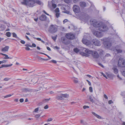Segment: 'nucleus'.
Returning a JSON list of instances; mask_svg holds the SVG:
<instances>
[{
  "mask_svg": "<svg viewBox=\"0 0 125 125\" xmlns=\"http://www.w3.org/2000/svg\"><path fill=\"white\" fill-rule=\"evenodd\" d=\"M73 81L75 83H76L78 82V79L76 78H74L73 79Z\"/></svg>",
  "mask_w": 125,
  "mask_h": 125,
  "instance_id": "28",
  "label": "nucleus"
},
{
  "mask_svg": "<svg viewBox=\"0 0 125 125\" xmlns=\"http://www.w3.org/2000/svg\"><path fill=\"white\" fill-rule=\"evenodd\" d=\"M65 13H67V14H69V13H70L69 11H65Z\"/></svg>",
  "mask_w": 125,
  "mask_h": 125,
  "instance_id": "63",
  "label": "nucleus"
},
{
  "mask_svg": "<svg viewBox=\"0 0 125 125\" xmlns=\"http://www.w3.org/2000/svg\"><path fill=\"white\" fill-rule=\"evenodd\" d=\"M101 73L102 75H103L104 77L106 79H107L108 78L107 76H106L104 74L103 72H101Z\"/></svg>",
  "mask_w": 125,
  "mask_h": 125,
  "instance_id": "41",
  "label": "nucleus"
},
{
  "mask_svg": "<svg viewBox=\"0 0 125 125\" xmlns=\"http://www.w3.org/2000/svg\"><path fill=\"white\" fill-rule=\"evenodd\" d=\"M52 7L53 8H55L56 7V4L54 3L52 4Z\"/></svg>",
  "mask_w": 125,
  "mask_h": 125,
  "instance_id": "38",
  "label": "nucleus"
},
{
  "mask_svg": "<svg viewBox=\"0 0 125 125\" xmlns=\"http://www.w3.org/2000/svg\"><path fill=\"white\" fill-rule=\"evenodd\" d=\"M73 11L75 13H78L80 12V9L79 7L77 5H74L73 7Z\"/></svg>",
  "mask_w": 125,
  "mask_h": 125,
  "instance_id": "8",
  "label": "nucleus"
},
{
  "mask_svg": "<svg viewBox=\"0 0 125 125\" xmlns=\"http://www.w3.org/2000/svg\"><path fill=\"white\" fill-rule=\"evenodd\" d=\"M54 47L57 49H59V48L57 46H55Z\"/></svg>",
  "mask_w": 125,
  "mask_h": 125,
  "instance_id": "64",
  "label": "nucleus"
},
{
  "mask_svg": "<svg viewBox=\"0 0 125 125\" xmlns=\"http://www.w3.org/2000/svg\"><path fill=\"white\" fill-rule=\"evenodd\" d=\"M20 42L21 43L23 44H24L25 43V42L23 40H21Z\"/></svg>",
  "mask_w": 125,
  "mask_h": 125,
  "instance_id": "46",
  "label": "nucleus"
},
{
  "mask_svg": "<svg viewBox=\"0 0 125 125\" xmlns=\"http://www.w3.org/2000/svg\"><path fill=\"white\" fill-rule=\"evenodd\" d=\"M92 113L96 118L99 119H103V118L101 116L96 114L94 112H92Z\"/></svg>",
  "mask_w": 125,
  "mask_h": 125,
  "instance_id": "14",
  "label": "nucleus"
},
{
  "mask_svg": "<svg viewBox=\"0 0 125 125\" xmlns=\"http://www.w3.org/2000/svg\"><path fill=\"white\" fill-rule=\"evenodd\" d=\"M43 12L45 14L48 15H49V14H48L45 11L43 10Z\"/></svg>",
  "mask_w": 125,
  "mask_h": 125,
  "instance_id": "60",
  "label": "nucleus"
},
{
  "mask_svg": "<svg viewBox=\"0 0 125 125\" xmlns=\"http://www.w3.org/2000/svg\"><path fill=\"white\" fill-rule=\"evenodd\" d=\"M84 49H85L84 50V51L85 53L83 52L81 53V54L83 56L88 57L91 54H92L93 52L92 51L90 50L87 49H86L85 48H84Z\"/></svg>",
  "mask_w": 125,
  "mask_h": 125,
  "instance_id": "5",
  "label": "nucleus"
},
{
  "mask_svg": "<svg viewBox=\"0 0 125 125\" xmlns=\"http://www.w3.org/2000/svg\"><path fill=\"white\" fill-rule=\"evenodd\" d=\"M93 44L96 46H99L101 44V42L98 40L96 39H94L92 40Z\"/></svg>",
  "mask_w": 125,
  "mask_h": 125,
  "instance_id": "9",
  "label": "nucleus"
},
{
  "mask_svg": "<svg viewBox=\"0 0 125 125\" xmlns=\"http://www.w3.org/2000/svg\"><path fill=\"white\" fill-rule=\"evenodd\" d=\"M12 65H13V64H10L6 65H5L6 67H11Z\"/></svg>",
  "mask_w": 125,
  "mask_h": 125,
  "instance_id": "40",
  "label": "nucleus"
},
{
  "mask_svg": "<svg viewBox=\"0 0 125 125\" xmlns=\"http://www.w3.org/2000/svg\"><path fill=\"white\" fill-rule=\"evenodd\" d=\"M66 37H62L61 38V40L62 42L65 44H68L70 43V41L67 39L72 40L74 39L75 38L74 35L72 33H67L66 35Z\"/></svg>",
  "mask_w": 125,
  "mask_h": 125,
  "instance_id": "2",
  "label": "nucleus"
},
{
  "mask_svg": "<svg viewBox=\"0 0 125 125\" xmlns=\"http://www.w3.org/2000/svg\"><path fill=\"white\" fill-rule=\"evenodd\" d=\"M101 41L105 47L108 48H110L112 45L110 39L109 38H103Z\"/></svg>",
  "mask_w": 125,
  "mask_h": 125,
  "instance_id": "3",
  "label": "nucleus"
},
{
  "mask_svg": "<svg viewBox=\"0 0 125 125\" xmlns=\"http://www.w3.org/2000/svg\"><path fill=\"white\" fill-rule=\"evenodd\" d=\"M39 110V109L38 108H36L34 110V112H37Z\"/></svg>",
  "mask_w": 125,
  "mask_h": 125,
  "instance_id": "51",
  "label": "nucleus"
},
{
  "mask_svg": "<svg viewBox=\"0 0 125 125\" xmlns=\"http://www.w3.org/2000/svg\"><path fill=\"white\" fill-rule=\"evenodd\" d=\"M57 35H56L55 36V37H53V36H52V39L54 41H55V40H56V38H57Z\"/></svg>",
  "mask_w": 125,
  "mask_h": 125,
  "instance_id": "37",
  "label": "nucleus"
},
{
  "mask_svg": "<svg viewBox=\"0 0 125 125\" xmlns=\"http://www.w3.org/2000/svg\"><path fill=\"white\" fill-rule=\"evenodd\" d=\"M6 65H4V64H2L1 65V66L0 67V68H2L3 67H5Z\"/></svg>",
  "mask_w": 125,
  "mask_h": 125,
  "instance_id": "53",
  "label": "nucleus"
},
{
  "mask_svg": "<svg viewBox=\"0 0 125 125\" xmlns=\"http://www.w3.org/2000/svg\"><path fill=\"white\" fill-rule=\"evenodd\" d=\"M9 48V46H6L2 49L1 51L4 52H7Z\"/></svg>",
  "mask_w": 125,
  "mask_h": 125,
  "instance_id": "16",
  "label": "nucleus"
},
{
  "mask_svg": "<svg viewBox=\"0 0 125 125\" xmlns=\"http://www.w3.org/2000/svg\"><path fill=\"white\" fill-rule=\"evenodd\" d=\"M117 76L119 80H122V78H121V77H120L119 76V75H117Z\"/></svg>",
  "mask_w": 125,
  "mask_h": 125,
  "instance_id": "49",
  "label": "nucleus"
},
{
  "mask_svg": "<svg viewBox=\"0 0 125 125\" xmlns=\"http://www.w3.org/2000/svg\"><path fill=\"white\" fill-rule=\"evenodd\" d=\"M113 70L114 73H115L117 74L118 73V70L116 67H114L113 68Z\"/></svg>",
  "mask_w": 125,
  "mask_h": 125,
  "instance_id": "19",
  "label": "nucleus"
},
{
  "mask_svg": "<svg viewBox=\"0 0 125 125\" xmlns=\"http://www.w3.org/2000/svg\"><path fill=\"white\" fill-rule=\"evenodd\" d=\"M12 35L13 37H15L16 38H17V35L15 33H12Z\"/></svg>",
  "mask_w": 125,
  "mask_h": 125,
  "instance_id": "34",
  "label": "nucleus"
},
{
  "mask_svg": "<svg viewBox=\"0 0 125 125\" xmlns=\"http://www.w3.org/2000/svg\"><path fill=\"white\" fill-rule=\"evenodd\" d=\"M55 11L56 13V12H59V9L58 8H57L55 10Z\"/></svg>",
  "mask_w": 125,
  "mask_h": 125,
  "instance_id": "39",
  "label": "nucleus"
},
{
  "mask_svg": "<svg viewBox=\"0 0 125 125\" xmlns=\"http://www.w3.org/2000/svg\"><path fill=\"white\" fill-rule=\"evenodd\" d=\"M50 98H49V99H46L43 100V103H45V102L48 101L50 100Z\"/></svg>",
  "mask_w": 125,
  "mask_h": 125,
  "instance_id": "26",
  "label": "nucleus"
},
{
  "mask_svg": "<svg viewBox=\"0 0 125 125\" xmlns=\"http://www.w3.org/2000/svg\"><path fill=\"white\" fill-rule=\"evenodd\" d=\"M123 60H125V59L123 58H120L118 60V61H119L120 60L121 62H120V64H122V62H123Z\"/></svg>",
  "mask_w": 125,
  "mask_h": 125,
  "instance_id": "29",
  "label": "nucleus"
},
{
  "mask_svg": "<svg viewBox=\"0 0 125 125\" xmlns=\"http://www.w3.org/2000/svg\"><path fill=\"white\" fill-rule=\"evenodd\" d=\"M89 107L88 106L84 105L83 106V108L84 109H85L86 108H88Z\"/></svg>",
  "mask_w": 125,
  "mask_h": 125,
  "instance_id": "45",
  "label": "nucleus"
},
{
  "mask_svg": "<svg viewBox=\"0 0 125 125\" xmlns=\"http://www.w3.org/2000/svg\"><path fill=\"white\" fill-rule=\"evenodd\" d=\"M26 37V38L28 40H30V39L27 36H25Z\"/></svg>",
  "mask_w": 125,
  "mask_h": 125,
  "instance_id": "62",
  "label": "nucleus"
},
{
  "mask_svg": "<svg viewBox=\"0 0 125 125\" xmlns=\"http://www.w3.org/2000/svg\"><path fill=\"white\" fill-rule=\"evenodd\" d=\"M11 33L9 32H8L6 33V35L8 37H10V36Z\"/></svg>",
  "mask_w": 125,
  "mask_h": 125,
  "instance_id": "25",
  "label": "nucleus"
},
{
  "mask_svg": "<svg viewBox=\"0 0 125 125\" xmlns=\"http://www.w3.org/2000/svg\"><path fill=\"white\" fill-rule=\"evenodd\" d=\"M89 90L90 92H92L93 91V88L91 87H89Z\"/></svg>",
  "mask_w": 125,
  "mask_h": 125,
  "instance_id": "36",
  "label": "nucleus"
},
{
  "mask_svg": "<svg viewBox=\"0 0 125 125\" xmlns=\"http://www.w3.org/2000/svg\"><path fill=\"white\" fill-rule=\"evenodd\" d=\"M32 47H36V44L34 43L32 44Z\"/></svg>",
  "mask_w": 125,
  "mask_h": 125,
  "instance_id": "58",
  "label": "nucleus"
},
{
  "mask_svg": "<svg viewBox=\"0 0 125 125\" xmlns=\"http://www.w3.org/2000/svg\"><path fill=\"white\" fill-rule=\"evenodd\" d=\"M52 118H49L47 120V121L50 122L52 121Z\"/></svg>",
  "mask_w": 125,
  "mask_h": 125,
  "instance_id": "57",
  "label": "nucleus"
},
{
  "mask_svg": "<svg viewBox=\"0 0 125 125\" xmlns=\"http://www.w3.org/2000/svg\"><path fill=\"white\" fill-rule=\"evenodd\" d=\"M25 49L26 50H29L30 49V48L29 47H26L25 48Z\"/></svg>",
  "mask_w": 125,
  "mask_h": 125,
  "instance_id": "61",
  "label": "nucleus"
},
{
  "mask_svg": "<svg viewBox=\"0 0 125 125\" xmlns=\"http://www.w3.org/2000/svg\"><path fill=\"white\" fill-rule=\"evenodd\" d=\"M89 99L90 101L92 103L94 102V101L93 99V97L91 95H90L89 96Z\"/></svg>",
  "mask_w": 125,
  "mask_h": 125,
  "instance_id": "22",
  "label": "nucleus"
},
{
  "mask_svg": "<svg viewBox=\"0 0 125 125\" xmlns=\"http://www.w3.org/2000/svg\"><path fill=\"white\" fill-rule=\"evenodd\" d=\"M121 61L120 60L118 62V65L119 67H125V60H123L122 64H120V62Z\"/></svg>",
  "mask_w": 125,
  "mask_h": 125,
  "instance_id": "11",
  "label": "nucleus"
},
{
  "mask_svg": "<svg viewBox=\"0 0 125 125\" xmlns=\"http://www.w3.org/2000/svg\"><path fill=\"white\" fill-rule=\"evenodd\" d=\"M80 51V50L77 48L74 49L73 51L76 53H78Z\"/></svg>",
  "mask_w": 125,
  "mask_h": 125,
  "instance_id": "23",
  "label": "nucleus"
},
{
  "mask_svg": "<svg viewBox=\"0 0 125 125\" xmlns=\"http://www.w3.org/2000/svg\"><path fill=\"white\" fill-rule=\"evenodd\" d=\"M96 28H94L92 30V31L94 34L97 37H102L103 34L102 32L98 31H96L95 30Z\"/></svg>",
  "mask_w": 125,
  "mask_h": 125,
  "instance_id": "6",
  "label": "nucleus"
},
{
  "mask_svg": "<svg viewBox=\"0 0 125 125\" xmlns=\"http://www.w3.org/2000/svg\"><path fill=\"white\" fill-rule=\"evenodd\" d=\"M61 95L63 99L64 98L67 97H68V95L66 94H61Z\"/></svg>",
  "mask_w": 125,
  "mask_h": 125,
  "instance_id": "21",
  "label": "nucleus"
},
{
  "mask_svg": "<svg viewBox=\"0 0 125 125\" xmlns=\"http://www.w3.org/2000/svg\"><path fill=\"white\" fill-rule=\"evenodd\" d=\"M7 61L5 60H4L1 61L2 63H5Z\"/></svg>",
  "mask_w": 125,
  "mask_h": 125,
  "instance_id": "56",
  "label": "nucleus"
},
{
  "mask_svg": "<svg viewBox=\"0 0 125 125\" xmlns=\"http://www.w3.org/2000/svg\"><path fill=\"white\" fill-rule=\"evenodd\" d=\"M24 99L22 98H21L20 99V102L22 103L23 102Z\"/></svg>",
  "mask_w": 125,
  "mask_h": 125,
  "instance_id": "50",
  "label": "nucleus"
},
{
  "mask_svg": "<svg viewBox=\"0 0 125 125\" xmlns=\"http://www.w3.org/2000/svg\"><path fill=\"white\" fill-rule=\"evenodd\" d=\"M122 75L125 77V69L122 72Z\"/></svg>",
  "mask_w": 125,
  "mask_h": 125,
  "instance_id": "33",
  "label": "nucleus"
},
{
  "mask_svg": "<svg viewBox=\"0 0 125 125\" xmlns=\"http://www.w3.org/2000/svg\"><path fill=\"white\" fill-rule=\"evenodd\" d=\"M48 108V105H45L44 107V109H46Z\"/></svg>",
  "mask_w": 125,
  "mask_h": 125,
  "instance_id": "52",
  "label": "nucleus"
},
{
  "mask_svg": "<svg viewBox=\"0 0 125 125\" xmlns=\"http://www.w3.org/2000/svg\"><path fill=\"white\" fill-rule=\"evenodd\" d=\"M12 95H11V94H8V95H6L5 96H4V98H8V97L11 96Z\"/></svg>",
  "mask_w": 125,
  "mask_h": 125,
  "instance_id": "30",
  "label": "nucleus"
},
{
  "mask_svg": "<svg viewBox=\"0 0 125 125\" xmlns=\"http://www.w3.org/2000/svg\"><path fill=\"white\" fill-rule=\"evenodd\" d=\"M58 27L55 25H51L48 28V31L50 33L53 34L56 32L57 31Z\"/></svg>",
  "mask_w": 125,
  "mask_h": 125,
  "instance_id": "4",
  "label": "nucleus"
},
{
  "mask_svg": "<svg viewBox=\"0 0 125 125\" xmlns=\"http://www.w3.org/2000/svg\"><path fill=\"white\" fill-rule=\"evenodd\" d=\"M60 15V13L59 12L56 13L55 15L57 18H58Z\"/></svg>",
  "mask_w": 125,
  "mask_h": 125,
  "instance_id": "31",
  "label": "nucleus"
},
{
  "mask_svg": "<svg viewBox=\"0 0 125 125\" xmlns=\"http://www.w3.org/2000/svg\"><path fill=\"white\" fill-rule=\"evenodd\" d=\"M98 51H99V53L100 54H102L104 52V51L101 49L100 50H99Z\"/></svg>",
  "mask_w": 125,
  "mask_h": 125,
  "instance_id": "42",
  "label": "nucleus"
},
{
  "mask_svg": "<svg viewBox=\"0 0 125 125\" xmlns=\"http://www.w3.org/2000/svg\"><path fill=\"white\" fill-rule=\"evenodd\" d=\"M68 20L67 19H65L63 20V22L64 24Z\"/></svg>",
  "mask_w": 125,
  "mask_h": 125,
  "instance_id": "55",
  "label": "nucleus"
},
{
  "mask_svg": "<svg viewBox=\"0 0 125 125\" xmlns=\"http://www.w3.org/2000/svg\"><path fill=\"white\" fill-rule=\"evenodd\" d=\"M56 98L57 100H62L63 99L61 94L60 95L57 96L56 97Z\"/></svg>",
  "mask_w": 125,
  "mask_h": 125,
  "instance_id": "20",
  "label": "nucleus"
},
{
  "mask_svg": "<svg viewBox=\"0 0 125 125\" xmlns=\"http://www.w3.org/2000/svg\"><path fill=\"white\" fill-rule=\"evenodd\" d=\"M92 113L96 118L99 119H103V118L101 116L96 114L94 112H92Z\"/></svg>",
  "mask_w": 125,
  "mask_h": 125,
  "instance_id": "15",
  "label": "nucleus"
},
{
  "mask_svg": "<svg viewBox=\"0 0 125 125\" xmlns=\"http://www.w3.org/2000/svg\"><path fill=\"white\" fill-rule=\"evenodd\" d=\"M108 103L109 104H111L112 103H113V102L111 100H110L108 101Z\"/></svg>",
  "mask_w": 125,
  "mask_h": 125,
  "instance_id": "48",
  "label": "nucleus"
},
{
  "mask_svg": "<svg viewBox=\"0 0 125 125\" xmlns=\"http://www.w3.org/2000/svg\"><path fill=\"white\" fill-rule=\"evenodd\" d=\"M1 54L5 56V57L4 58V59H11L13 58L12 57H9L8 56L7 54L2 53H1Z\"/></svg>",
  "mask_w": 125,
  "mask_h": 125,
  "instance_id": "18",
  "label": "nucleus"
},
{
  "mask_svg": "<svg viewBox=\"0 0 125 125\" xmlns=\"http://www.w3.org/2000/svg\"><path fill=\"white\" fill-rule=\"evenodd\" d=\"M83 43L87 46H88L91 44V42L90 41L86 39L84 37L82 40Z\"/></svg>",
  "mask_w": 125,
  "mask_h": 125,
  "instance_id": "10",
  "label": "nucleus"
},
{
  "mask_svg": "<svg viewBox=\"0 0 125 125\" xmlns=\"http://www.w3.org/2000/svg\"><path fill=\"white\" fill-rule=\"evenodd\" d=\"M38 58L39 60H48V59H44L42 58H41V57H38Z\"/></svg>",
  "mask_w": 125,
  "mask_h": 125,
  "instance_id": "32",
  "label": "nucleus"
},
{
  "mask_svg": "<svg viewBox=\"0 0 125 125\" xmlns=\"http://www.w3.org/2000/svg\"><path fill=\"white\" fill-rule=\"evenodd\" d=\"M39 19L41 21H45L46 19V16L45 15H42L40 17Z\"/></svg>",
  "mask_w": 125,
  "mask_h": 125,
  "instance_id": "13",
  "label": "nucleus"
},
{
  "mask_svg": "<svg viewBox=\"0 0 125 125\" xmlns=\"http://www.w3.org/2000/svg\"><path fill=\"white\" fill-rule=\"evenodd\" d=\"M71 0H64V1L65 2L67 3H68L69 2H70L71 1Z\"/></svg>",
  "mask_w": 125,
  "mask_h": 125,
  "instance_id": "35",
  "label": "nucleus"
},
{
  "mask_svg": "<svg viewBox=\"0 0 125 125\" xmlns=\"http://www.w3.org/2000/svg\"><path fill=\"white\" fill-rule=\"evenodd\" d=\"M35 3H37L39 5H41L42 3V2L39 0H35Z\"/></svg>",
  "mask_w": 125,
  "mask_h": 125,
  "instance_id": "24",
  "label": "nucleus"
},
{
  "mask_svg": "<svg viewBox=\"0 0 125 125\" xmlns=\"http://www.w3.org/2000/svg\"><path fill=\"white\" fill-rule=\"evenodd\" d=\"M92 55L93 57L94 58H97L99 57L98 54L95 51L93 52Z\"/></svg>",
  "mask_w": 125,
  "mask_h": 125,
  "instance_id": "12",
  "label": "nucleus"
},
{
  "mask_svg": "<svg viewBox=\"0 0 125 125\" xmlns=\"http://www.w3.org/2000/svg\"><path fill=\"white\" fill-rule=\"evenodd\" d=\"M10 78H6L4 79V80L5 81H8L10 79Z\"/></svg>",
  "mask_w": 125,
  "mask_h": 125,
  "instance_id": "44",
  "label": "nucleus"
},
{
  "mask_svg": "<svg viewBox=\"0 0 125 125\" xmlns=\"http://www.w3.org/2000/svg\"><path fill=\"white\" fill-rule=\"evenodd\" d=\"M40 116V115L39 114H37L35 115V117L36 118H38Z\"/></svg>",
  "mask_w": 125,
  "mask_h": 125,
  "instance_id": "43",
  "label": "nucleus"
},
{
  "mask_svg": "<svg viewBox=\"0 0 125 125\" xmlns=\"http://www.w3.org/2000/svg\"><path fill=\"white\" fill-rule=\"evenodd\" d=\"M110 47H111L110 48H109V49L111 50L114 51L115 53H120L122 52V50L120 49V47L119 46H117L115 48H114L113 47H112V48H111Z\"/></svg>",
  "mask_w": 125,
  "mask_h": 125,
  "instance_id": "7",
  "label": "nucleus"
},
{
  "mask_svg": "<svg viewBox=\"0 0 125 125\" xmlns=\"http://www.w3.org/2000/svg\"><path fill=\"white\" fill-rule=\"evenodd\" d=\"M90 23L91 25H93L94 27H98V29L100 31H104L108 29V28L106 25L102 24L100 25V24L95 19H92L90 21Z\"/></svg>",
  "mask_w": 125,
  "mask_h": 125,
  "instance_id": "1",
  "label": "nucleus"
},
{
  "mask_svg": "<svg viewBox=\"0 0 125 125\" xmlns=\"http://www.w3.org/2000/svg\"><path fill=\"white\" fill-rule=\"evenodd\" d=\"M80 5L81 7L84 8L86 7V4L84 2L82 1L80 2Z\"/></svg>",
  "mask_w": 125,
  "mask_h": 125,
  "instance_id": "17",
  "label": "nucleus"
},
{
  "mask_svg": "<svg viewBox=\"0 0 125 125\" xmlns=\"http://www.w3.org/2000/svg\"><path fill=\"white\" fill-rule=\"evenodd\" d=\"M35 39H37V40L39 41H41V39L39 38H36V37H34V38Z\"/></svg>",
  "mask_w": 125,
  "mask_h": 125,
  "instance_id": "47",
  "label": "nucleus"
},
{
  "mask_svg": "<svg viewBox=\"0 0 125 125\" xmlns=\"http://www.w3.org/2000/svg\"><path fill=\"white\" fill-rule=\"evenodd\" d=\"M107 77L109 78H112V75L111 74L108 73L107 74Z\"/></svg>",
  "mask_w": 125,
  "mask_h": 125,
  "instance_id": "27",
  "label": "nucleus"
},
{
  "mask_svg": "<svg viewBox=\"0 0 125 125\" xmlns=\"http://www.w3.org/2000/svg\"><path fill=\"white\" fill-rule=\"evenodd\" d=\"M104 97L105 99H108V97L106 94H105L104 95Z\"/></svg>",
  "mask_w": 125,
  "mask_h": 125,
  "instance_id": "59",
  "label": "nucleus"
},
{
  "mask_svg": "<svg viewBox=\"0 0 125 125\" xmlns=\"http://www.w3.org/2000/svg\"><path fill=\"white\" fill-rule=\"evenodd\" d=\"M51 62H52L53 63H56L57 62L55 60H52L51 61Z\"/></svg>",
  "mask_w": 125,
  "mask_h": 125,
  "instance_id": "54",
  "label": "nucleus"
}]
</instances>
